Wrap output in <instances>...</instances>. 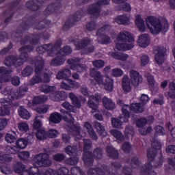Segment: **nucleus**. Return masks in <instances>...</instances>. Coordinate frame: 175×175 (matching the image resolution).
<instances>
[{"label":"nucleus","mask_w":175,"mask_h":175,"mask_svg":"<svg viewBox=\"0 0 175 175\" xmlns=\"http://www.w3.org/2000/svg\"><path fill=\"white\" fill-rule=\"evenodd\" d=\"M130 78L134 87H139V84L143 82V78L140 74L134 70L130 71Z\"/></svg>","instance_id":"19"},{"label":"nucleus","mask_w":175,"mask_h":175,"mask_svg":"<svg viewBox=\"0 0 175 175\" xmlns=\"http://www.w3.org/2000/svg\"><path fill=\"white\" fill-rule=\"evenodd\" d=\"M33 72V68L29 66H27L23 71H22V76L23 77H27L32 75Z\"/></svg>","instance_id":"62"},{"label":"nucleus","mask_w":175,"mask_h":175,"mask_svg":"<svg viewBox=\"0 0 175 175\" xmlns=\"http://www.w3.org/2000/svg\"><path fill=\"white\" fill-rule=\"evenodd\" d=\"M118 42H122V43H116L117 50H132L135 47V39L131 33L123 31L120 32L117 37Z\"/></svg>","instance_id":"1"},{"label":"nucleus","mask_w":175,"mask_h":175,"mask_svg":"<svg viewBox=\"0 0 175 175\" xmlns=\"http://www.w3.org/2000/svg\"><path fill=\"white\" fill-rule=\"evenodd\" d=\"M111 55L113 57V58L118 59L119 61H126V59L129 58V55L127 54L120 52H113L111 53Z\"/></svg>","instance_id":"37"},{"label":"nucleus","mask_w":175,"mask_h":175,"mask_svg":"<svg viewBox=\"0 0 175 175\" xmlns=\"http://www.w3.org/2000/svg\"><path fill=\"white\" fill-rule=\"evenodd\" d=\"M90 76L92 77L94 80L98 84V85H102L103 82L105 81V79H103V75L100 71L96 70L95 68H91L90 71Z\"/></svg>","instance_id":"18"},{"label":"nucleus","mask_w":175,"mask_h":175,"mask_svg":"<svg viewBox=\"0 0 175 175\" xmlns=\"http://www.w3.org/2000/svg\"><path fill=\"white\" fill-rule=\"evenodd\" d=\"M33 25H34L36 29H43L46 28V21L39 22L38 21V19H36V16L33 15L27 18L23 19L21 27L23 29H28V28Z\"/></svg>","instance_id":"6"},{"label":"nucleus","mask_w":175,"mask_h":175,"mask_svg":"<svg viewBox=\"0 0 175 175\" xmlns=\"http://www.w3.org/2000/svg\"><path fill=\"white\" fill-rule=\"evenodd\" d=\"M33 50V46L31 45H26L24 46H22L20 49L19 51L21 52L20 55V58L22 59L23 62H27L28 61V53H31Z\"/></svg>","instance_id":"21"},{"label":"nucleus","mask_w":175,"mask_h":175,"mask_svg":"<svg viewBox=\"0 0 175 175\" xmlns=\"http://www.w3.org/2000/svg\"><path fill=\"white\" fill-rule=\"evenodd\" d=\"M64 96H65V93L62 91L55 92L52 95V100H55V102H58V100H62L64 99Z\"/></svg>","instance_id":"47"},{"label":"nucleus","mask_w":175,"mask_h":175,"mask_svg":"<svg viewBox=\"0 0 175 175\" xmlns=\"http://www.w3.org/2000/svg\"><path fill=\"white\" fill-rule=\"evenodd\" d=\"M128 109H129L128 105H124L123 107H122V114L120 116L119 119L116 118L111 119L112 126H113V128H121L122 122H128L129 120V113L128 111H126Z\"/></svg>","instance_id":"10"},{"label":"nucleus","mask_w":175,"mask_h":175,"mask_svg":"<svg viewBox=\"0 0 175 175\" xmlns=\"http://www.w3.org/2000/svg\"><path fill=\"white\" fill-rule=\"evenodd\" d=\"M5 151L9 155V154H18L19 150L18 148L16 146H8L5 147Z\"/></svg>","instance_id":"54"},{"label":"nucleus","mask_w":175,"mask_h":175,"mask_svg":"<svg viewBox=\"0 0 175 175\" xmlns=\"http://www.w3.org/2000/svg\"><path fill=\"white\" fill-rule=\"evenodd\" d=\"M46 0H29L26 3V8L30 10H38L44 3Z\"/></svg>","instance_id":"20"},{"label":"nucleus","mask_w":175,"mask_h":175,"mask_svg":"<svg viewBox=\"0 0 175 175\" xmlns=\"http://www.w3.org/2000/svg\"><path fill=\"white\" fill-rule=\"evenodd\" d=\"M40 90L42 92H44V94H51L57 90V88L55 86H51L49 85H42L40 88Z\"/></svg>","instance_id":"40"},{"label":"nucleus","mask_w":175,"mask_h":175,"mask_svg":"<svg viewBox=\"0 0 175 175\" xmlns=\"http://www.w3.org/2000/svg\"><path fill=\"white\" fill-rule=\"evenodd\" d=\"M124 106H128L127 113L129 115V111H133V113H143L144 111V108L143 107V104L142 103L132 104L131 106L125 105Z\"/></svg>","instance_id":"26"},{"label":"nucleus","mask_w":175,"mask_h":175,"mask_svg":"<svg viewBox=\"0 0 175 175\" xmlns=\"http://www.w3.org/2000/svg\"><path fill=\"white\" fill-rule=\"evenodd\" d=\"M101 85H104L105 90H106V91H109V92H111V91H113V80L109 77H105L104 79V82H103Z\"/></svg>","instance_id":"33"},{"label":"nucleus","mask_w":175,"mask_h":175,"mask_svg":"<svg viewBox=\"0 0 175 175\" xmlns=\"http://www.w3.org/2000/svg\"><path fill=\"white\" fill-rule=\"evenodd\" d=\"M83 161L85 166H92L94 163V156L92 155V152L90 151L84 152Z\"/></svg>","instance_id":"28"},{"label":"nucleus","mask_w":175,"mask_h":175,"mask_svg":"<svg viewBox=\"0 0 175 175\" xmlns=\"http://www.w3.org/2000/svg\"><path fill=\"white\" fill-rule=\"evenodd\" d=\"M146 25L151 33H154V35L159 33L163 29L162 24H161V21L154 16H148L146 18Z\"/></svg>","instance_id":"9"},{"label":"nucleus","mask_w":175,"mask_h":175,"mask_svg":"<svg viewBox=\"0 0 175 175\" xmlns=\"http://www.w3.org/2000/svg\"><path fill=\"white\" fill-rule=\"evenodd\" d=\"M154 59L158 65H162L165 62V55H166V48L157 46L154 49Z\"/></svg>","instance_id":"15"},{"label":"nucleus","mask_w":175,"mask_h":175,"mask_svg":"<svg viewBox=\"0 0 175 175\" xmlns=\"http://www.w3.org/2000/svg\"><path fill=\"white\" fill-rule=\"evenodd\" d=\"M55 55L56 57L50 62L51 66H61L62 65H64L65 61H66V58L59 53L58 49L57 50Z\"/></svg>","instance_id":"22"},{"label":"nucleus","mask_w":175,"mask_h":175,"mask_svg":"<svg viewBox=\"0 0 175 175\" xmlns=\"http://www.w3.org/2000/svg\"><path fill=\"white\" fill-rule=\"evenodd\" d=\"M37 174L38 175H58V171L54 170L53 169H49L46 171L37 172Z\"/></svg>","instance_id":"61"},{"label":"nucleus","mask_w":175,"mask_h":175,"mask_svg":"<svg viewBox=\"0 0 175 175\" xmlns=\"http://www.w3.org/2000/svg\"><path fill=\"white\" fill-rule=\"evenodd\" d=\"M10 114V107H0V117H5Z\"/></svg>","instance_id":"59"},{"label":"nucleus","mask_w":175,"mask_h":175,"mask_svg":"<svg viewBox=\"0 0 175 175\" xmlns=\"http://www.w3.org/2000/svg\"><path fill=\"white\" fill-rule=\"evenodd\" d=\"M14 171L15 172V173H22L23 174V173L26 171L25 165L21 162H17L14 166Z\"/></svg>","instance_id":"44"},{"label":"nucleus","mask_w":175,"mask_h":175,"mask_svg":"<svg viewBox=\"0 0 175 175\" xmlns=\"http://www.w3.org/2000/svg\"><path fill=\"white\" fill-rule=\"evenodd\" d=\"M122 150L125 154H128L132 151V145L129 142H124L122 145Z\"/></svg>","instance_id":"57"},{"label":"nucleus","mask_w":175,"mask_h":175,"mask_svg":"<svg viewBox=\"0 0 175 175\" xmlns=\"http://www.w3.org/2000/svg\"><path fill=\"white\" fill-rule=\"evenodd\" d=\"M16 140H17V136L16 135V134H11V133H7L5 135V141L7 142V143H14V142H16Z\"/></svg>","instance_id":"55"},{"label":"nucleus","mask_w":175,"mask_h":175,"mask_svg":"<svg viewBox=\"0 0 175 175\" xmlns=\"http://www.w3.org/2000/svg\"><path fill=\"white\" fill-rule=\"evenodd\" d=\"M83 16H85V13L83 10L77 11L72 17L68 18V21L65 23L63 27L64 31H68L69 28H72V27L76 25L77 23L81 20V17H83Z\"/></svg>","instance_id":"12"},{"label":"nucleus","mask_w":175,"mask_h":175,"mask_svg":"<svg viewBox=\"0 0 175 175\" xmlns=\"http://www.w3.org/2000/svg\"><path fill=\"white\" fill-rule=\"evenodd\" d=\"M4 65H5V66H12V65H14V56H9L6 57L4 61Z\"/></svg>","instance_id":"63"},{"label":"nucleus","mask_w":175,"mask_h":175,"mask_svg":"<svg viewBox=\"0 0 175 175\" xmlns=\"http://www.w3.org/2000/svg\"><path fill=\"white\" fill-rule=\"evenodd\" d=\"M110 0H99L98 3L93 4L88 8L90 14H92V18H98L100 16V6L109 5Z\"/></svg>","instance_id":"13"},{"label":"nucleus","mask_w":175,"mask_h":175,"mask_svg":"<svg viewBox=\"0 0 175 175\" xmlns=\"http://www.w3.org/2000/svg\"><path fill=\"white\" fill-rule=\"evenodd\" d=\"M102 97L100 94H95L89 96V100L88 101V107L92 109V113L98 111V105L95 102H100ZM95 100V102H94Z\"/></svg>","instance_id":"17"},{"label":"nucleus","mask_w":175,"mask_h":175,"mask_svg":"<svg viewBox=\"0 0 175 175\" xmlns=\"http://www.w3.org/2000/svg\"><path fill=\"white\" fill-rule=\"evenodd\" d=\"M3 95H8V99H9V100H10L11 102H12V100H16L17 99L21 98L17 90L10 92V88H6L3 91Z\"/></svg>","instance_id":"25"},{"label":"nucleus","mask_w":175,"mask_h":175,"mask_svg":"<svg viewBox=\"0 0 175 175\" xmlns=\"http://www.w3.org/2000/svg\"><path fill=\"white\" fill-rule=\"evenodd\" d=\"M81 58L72 57L67 60V64L70 65V68L72 70H76L79 73L87 72V65L85 64H80Z\"/></svg>","instance_id":"11"},{"label":"nucleus","mask_w":175,"mask_h":175,"mask_svg":"<svg viewBox=\"0 0 175 175\" xmlns=\"http://www.w3.org/2000/svg\"><path fill=\"white\" fill-rule=\"evenodd\" d=\"M103 105L107 110H114L116 109V103L113 102L111 98H109L107 97H104L103 98Z\"/></svg>","instance_id":"30"},{"label":"nucleus","mask_w":175,"mask_h":175,"mask_svg":"<svg viewBox=\"0 0 175 175\" xmlns=\"http://www.w3.org/2000/svg\"><path fill=\"white\" fill-rule=\"evenodd\" d=\"M135 24L141 32H144V31H146L144 21L142 19V16H140V15H137L135 16Z\"/></svg>","instance_id":"35"},{"label":"nucleus","mask_w":175,"mask_h":175,"mask_svg":"<svg viewBox=\"0 0 175 175\" xmlns=\"http://www.w3.org/2000/svg\"><path fill=\"white\" fill-rule=\"evenodd\" d=\"M35 75L29 81V85H35L42 83V72L44 69V59L43 57L38 56L33 60Z\"/></svg>","instance_id":"2"},{"label":"nucleus","mask_w":175,"mask_h":175,"mask_svg":"<svg viewBox=\"0 0 175 175\" xmlns=\"http://www.w3.org/2000/svg\"><path fill=\"white\" fill-rule=\"evenodd\" d=\"M68 98L72 100V104L75 107H77L78 109H80L81 107V103L80 102V100H79V98L76 96V95L72 92L69 93Z\"/></svg>","instance_id":"42"},{"label":"nucleus","mask_w":175,"mask_h":175,"mask_svg":"<svg viewBox=\"0 0 175 175\" xmlns=\"http://www.w3.org/2000/svg\"><path fill=\"white\" fill-rule=\"evenodd\" d=\"M61 8H62V5L60 3H55L51 4L46 8L44 14L46 16H50V14H52V13H54V12L56 13H61Z\"/></svg>","instance_id":"23"},{"label":"nucleus","mask_w":175,"mask_h":175,"mask_svg":"<svg viewBox=\"0 0 175 175\" xmlns=\"http://www.w3.org/2000/svg\"><path fill=\"white\" fill-rule=\"evenodd\" d=\"M122 87L124 92H131L132 86L131 85V79L127 75H124L122 81Z\"/></svg>","instance_id":"29"},{"label":"nucleus","mask_w":175,"mask_h":175,"mask_svg":"<svg viewBox=\"0 0 175 175\" xmlns=\"http://www.w3.org/2000/svg\"><path fill=\"white\" fill-rule=\"evenodd\" d=\"M36 137L38 140H44V139H47V132L44 129H38L36 133Z\"/></svg>","instance_id":"45"},{"label":"nucleus","mask_w":175,"mask_h":175,"mask_svg":"<svg viewBox=\"0 0 175 175\" xmlns=\"http://www.w3.org/2000/svg\"><path fill=\"white\" fill-rule=\"evenodd\" d=\"M169 91L167 92L168 98L175 99V82L170 81L168 85Z\"/></svg>","instance_id":"41"},{"label":"nucleus","mask_w":175,"mask_h":175,"mask_svg":"<svg viewBox=\"0 0 175 175\" xmlns=\"http://www.w3.org/2000/svg\"><path fill=\"white\" fill-rule=\"evenodd\" d=\"M70 76H72V71H70V69L68 68H63L58 71L56 75V79L57 80H63L68 79Z\"/></svg>","instance_id":"24"},{"label":"nucleus","mask_w":175,"mask_h":175,"mask_svg":"<svg viewBox=\"0 0 175 175\" xmlns=\"http://www.w3.org/2000/svg\"><path fill=\"white\" fill-rule=\"evenodd\" d=\"M49 120L51 122H53V124H59V122L62 121V116L58 112H54L51 114Z\"/></svg>","instance_id":"34"},{"label":"nucleus","mask_w":175,"mask_h":175,"mask_svg":"<svg viewBox=\"0 0 175 175\" xmlns=\"http://www.w3.org/2000/svg\"><path fill=\"white\" fill-rule=\"evenodd\" d=\"M110 31H111V26L109 25H105L98 29L96 36L98 38V36L106 35V33H107V32H110Z\"/></svg>","instance_id":"38"},{"label":"nucleus","mask_w":175,"mask_h":175,"mask_svg":"<svg viewBox=\"0 0 175 175\" xmlns=\"http://www.w3.org/2000/svg\"><path fill=\"white\" fill-rule=\"evenodd\" d=\"M97 41L101 44H109L111 42V39L107 34L97 37Z\"/></svg>","instance_id":"46"},{"label":"nucleus","mask_w":175,"mask_h":175,"mask_svg":"<svg viewBox=\"0 0 175 175\" xmlns=\"http://www.w3.org/2000/svg\"><path fill=\"white\" fill-rule=\"evenodd\" d=\"M94 126L100 136L102 137H106V136H107V132H106L105 126H103L99 122H94Z\"/></svg>","instance_id":"32"},{"label":"nucleus","mask_w":175,"mask_h":175,"mask_svg":"<svg viewBox=\"0 0 175 175\" xmlns=\"http://www.w3.org/2000/svg\"><path fill=\"white\" fill-rule=\"evenodd\" d=\"M148 44H150V36H148V34L144 33L139 36L138 39V45L139 47L146 49Z\"/></svg>","instance_id":"27"},{"label":"nucleus","mask_w":175,"mask_h":175,"mask_svg":"<svg viewBox=\"0 0 175 175\" xmlns=\"http://www.w3.org/2000/svg\"><path fill=\"white\" fill-rule=\"evenodd\" d=\"M23 33L21 32H14L12 35V39L15 42H21V44H25L29 42L31 46H35L39 43V40L40 39V36L39 35H30L21 38Z\"/></svg>","instance_id":"5"},{"label":"nucleus","mask_w":175,"mask_h":175,"mask_svg":"<svg viewBox=\"0 0 175 175\" xmlns=\"http://www.w3.org/2000/svg\"><path fill=\"white\" fill-rule=\"evenodd\" d=\"M66 165H70V166H73L75 165H77L79 163V158L74 157H70L65 161Z\"/></svg>","instance_id":"58"},{"label":"nucleus","mask_w":175,"mask_h":175,"mask_svg":"<svg viewBox=\"0 0 175 175\" xmlns=\"http://www.w3.org/2000/svg\"><path fill=\"white\" fill-rule=\"evenodd\" d=\"M61 46H62V40H57L54 44H46L38 46L36 49V51L37 53H38V54H43L45 51H46L49 57H55V55L57 54V51L59 49H61Z\"/></svg>","instance_id":"3"},{"label":"nucleus","mask_w":175,"mask_h":175,"mask_svg":"<svg viewBox=\"0 0 175 175\" xmlns=\"http://www.w3.org/2000/svg\"><path fill=\"white\" fill-rule=\"evenodd\" d=\"M116 23L117 24H120L122 25H129L131 23V19L129 18V16L126 15H121L117 17L115 19Z\"/></svg>","instance_id":"31"},{"label":"nucleus","mask_w":175,"mask_h":175,"mask_svg":"<svg viewBox=\"0 0 175 175\" xmlns=\"http://www.w3.org/2000/svg\"><path fill=\"white\" fill-rule=\"evenodd\" d=\"M161 142L158 141H153L152 142V147L148 150L147 157L148 161L152 162L154 159H157L159 157L157 156V151L161 150Z\"/></svg>","instance_id":"14"},{"label":"nucleus","mask_w":175,"mask_h":175,"mask_svg":"<svg viewBox=\"0 0 175 175\" xmlns=\"http://www.w3.org/2000/svg\"><path fill=\"white\" fill-rule=\"evenodd\" d=\"M80 131V127L73 126L72 129H70V131L72 133L74 136H75L76 139H81L83 137V135H81Z\"/></svg>","instance_id":"50"},{"label":"nucleus","mask_w":175,"mask_h":175,"mask_svg":"<svg viewBox=\"0 0 175 175\" xmlns=\"http://www.w3.org/2000/svg\"><path fill=\"white\" fill-rule=\"evenodd\" d=\"M33 161L36 166H40V167H49L53 165V161L50 159V156L46 153L36 154Z\"/></svg>","instance_id":"8"},{"label":"nucleus","mask_w":175,"mask_h":175,"mask_svg":"<svg viewBox=\"0 0 175 175\" xmlns=\"http://www.w3.org/2000/svg\"><path fill=\"white\" fill-rule=\"evenodd\" d=\"M57 52L60 55H62V57H64L65 58L66 55H69V54H72V48H70L69 46H66Z\"/></svg>","instance_id":"49"},{"label":"nucleus","mask_w":175,"mask_h":175,"mask_svg":"<svg viewBox=\"0 0 175 175\" xmlns=\"http://www.w3.org/2000/svg\"><path fill=\"white\" fill-rule=\"evenodd\" d=\"M92 154L96 161H100L103 158V150L100 148H95Z\"/></svg>","instance_id":"43"},{"label":"nucleus","mask_w":175,"mask_h":175,"mask_svg":"<svg viewBox=\"0 0 175 175\" xmlns=\"http://www.w3.org/2000/svg\"><path fill=\"white\" fill-rule=\"evenodd\" d=\"M28 144V141L24 138L18 139L16 142V146H18V148L24 149L27 147Z\"/></svg>","instance_id":"51"},{"label":"nucleus","mask_w":175,"mask_h":175,"mask_svg":"<svg viewBox=\"0 0 175 175\" xmlns=\"http://www.w3.org/2000/svg\"><path fill=\"white\" fill-rule=\"evenodd\" d=\"M110 133L119 142H124V135H122V132H120L117 130H111Z\"/></svg>","instance_id":"48"},{"label":"nucleus","mask_w":175,"mask_h":175,"mask_svg":"<svg viewBox=\"0 0 175 175\" xmlns=\"http://www.w3.org/2000/svg\"><path fill=\"white\" fill-rule=\"evenodd\" d=\"M151 162L152 164H151V163H147L142 167L141 170L142 175H157V172L153 170L152 165L154 167H161L162 166V163H163V157L159 156Z\"/></svg>","instance_id":"4"},{"label":"nucleus","mask_w":175,"mask_h":175,"mask_svg":"<svg viewBox=\"0 0 175 175\" xmlns=\"http://www.w3.org/2000/svg\"><path fill=\"white\" fill-rule=\"evenodd\" d=\"M47 101V96H38L34 98L33 102L36 105H40V103H44Z\"/></svg>","instance_id":"56"},{"label":"nucleus","mask_w":175,"mask_h":175,"mask_svg":"<svg viewBox=\"0 0 175 175\" xmlns=\"http://www.w3.org/2000/svg\"><path fill=\"white\" fill-rule=\"evenodd\" d=\"M18 114L21 118L24 120H29L31 118V114L25 108L20 107L18 109Z\"/></svg>","instance_id":"39"},{"label":"nucleus","mask_w":175,"mask_h":175,"mask_svg":"<svg viewBox=\"0 0 175 175\" xmlns=\"http://www.w3.org/2000/svg\"><path fill=\"white\" fill-rule=\"evenodd\" d=\"M106 152L110 158L113 159H117L118 158V152L111 146H107L106 148Z\"/></svg>","instance_id":"36"},{"label":"nucleus","mask_w":175,"mask_h":175,"mask_svg":"<svg viewBox=\"0 0 175 175\" xmlns=\"http://www.w3.org/2000/svg\"><path fill=\"white\" fill-rule=\"evenodd\" d=\"M124 133L127 137H131L135 135V130L132 126H126L124 131Z\"/></svg>","instance_id":"64"},{"label":"nucleus","mask_w":175,"mask_h":175,"mask_svg":"<svg viewBox=\"0 0 175 175\" xmlns=\"http://www.w3.org/2000/svg\"><path fill=\"white\" fill-rule=\"evenodd\" d=\"M60 87L62 88V90H66L69 91L72 88H79V87H80V84L69 78H67L62 81Z\"/></svg>","instance_id":"16"},{"label":"nucleus","mask_w":175,"mask_h":175,"mask_svg":"<svg viewBox=\"0 0 175 175\" xmlns=\"http://www.w3.org/2000/svg\"><path fill=\"white\" fill-rule=\"evenodd\" d=\"M98 27L99 26L94 21H90L86 25V29L90 31H95V29H96V28H98Z\"/></svg>","instance_id":"60"},{"label":"nucleus","mask_w":175,"mask_h":175,"mask_svg":"<svg viewBox=\"0 0 175 175\" xmlns=\"http://www.w3.org/2000/svg\"><path fill=\"white\" fill-rule=\"evenodd\" d=\"M91 42H92L91 38H85L81 40H76L74 43L77 50H85V54H90V53H94L95 51V46L94 45L90 46Z\"/></svg>","instance_id":"7"},{"label":"nucleus","mask_w":175,"mask_h":175,"mask_svg":"<svg viewBox=\"0 0 175 175\" xmlns=\"http://www.w3.org/2000/svg\"><path fill=\"white\" fill-rule=\"evenodd\" d=\"M65 151L68 155H73V154H77V146H68L66 147Z\"/></svg>","instance_id":"53"},{"label":"nucleus","mask_w":175,"mask_h":175,"mask_svg":"<svg viewBox=\"0 0 175 175\" xmlns=\"http://www.w3.org/2000/svg\"><path fill=\"white\" fill-rule=\"evenodd\" d=\"M130 165L133 169H137L142 165V161L137 157H134L131 159Z\"/></svg>","instance_id":"52"}]
</instances>
